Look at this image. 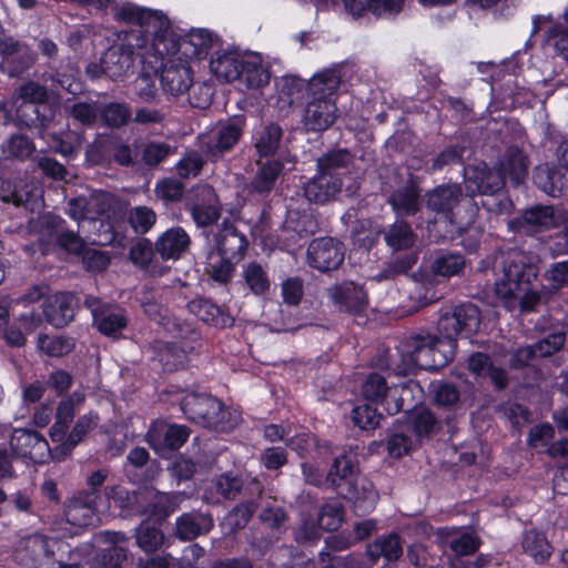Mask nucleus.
Here are the masks:
<instances>
[{"mask_svg": "<svg viewBox=\"0 0 568 568\" xmlns=\"http://www.w3.org/2000/svg\"><path fill=\"white\" fill-rule=\"evenodd\" d=\"M530 161L528 155L518 146L506 149L503 158L498 162V171L503 172L504 179L509 176L515 185H519L528 175Z\"/></svg>", "mask_w": 568, "mask_h": 568, "instance_id": "c9c22d12", "label": "nucleus"}, {"mask_svg": "<svg viewBox=\"0 0 568 568\" xmlns=\"http://www.w3.org/2000/svg\"><path fill=\"white\" fill-rule=\"evenodd\" d=\"M372 565L384 558L388 564H394L403 556V540L396 532L382 535L366 545L365 551Z\"/></svg>", "mask_w": 568, "mask_h": 568, "instance_id": "7c9ffc66", "label": "nucleus"}, {"mask_svg": "<svg viewBox=\"0 0 568 568\" xmlns=\"http://www.w3.org/2000/svg\"><path fill=\"white\" fill-rule=\"evenodd\" d=\"M246 55L237 52H225L219 54L210 62L211 71L215 77L225 82L239 81L245 65Z\"/></svg>", "mask_w": 568, "mask_h": 568, "instance_id": "ea45409f", "label": "nucleus"}, {"mask_svg": "<svg viewBox=\"0 0 568 568\" xmlns=\"http://www.w3.org/2000/svg\"><path fill=\"white\" fill-rule=\"evenodd\" d=\"M115 19L129 23H136L152 34L155 40L165 39L170 30V21L162 13L124 4L115 12Z\"/></svg>", "mask_w": 568, "mask_h": 568, "instance_id": "dca6fc26", "label": "nucleus"}, {"mask_svg": "<svg viewBox=\"0 0 568 568\" xmlns=\"http://www.w3.org/2000/svg\"><path fill=\"white\" fill-rule=\"evenodd\" d=\"M210 491L227 501L241 500L247 496H263L264 485L257 478L243 477L231 471L214 477Z\"/></svg>", "mask_w": 568, "mask_h": 568, "instance_id": "1a4fd4ad", "label": "nucleus"}, {"mask_svg": "<svg viewBox=\"0 0 568 568\" xmlns=\"http://www.w3.org/2000/svg\"><path fill=\"white\" fill-rule=\"evenodd\" d=\"M237 261L211 252L205 267L206 274L216 283L225 285L234 275Z\"/></svg>", "mask_w": 568, "mask_h": 568, "instance_id": "49530a36", "label": "nucleus"}, {"mask_svg": "<svg viewBox=\"0 0 568 568\" xmlns=\"http://www.w3.org/2000/svg\"><path fill=\"white\" fill-rule=\"evenodd\" d=\"M2 55L1 69L10 78H18L26 73L34 63L36 54L28 45L8 38L0 47Z\"/></svg>", "mask_w": 568, "mask_h": 568, "instance_id": "412c9836", "label": "nucleus"}, {"mask_svg": "<svg viewBox=\"0 0 568 568\" xmlns=\"http://www.w3.org/2000/svg\"><path fill=\"white\" fill-rule=\"evenodd\" d=\"M481 324L479 308L471 303L454 306L440 313L437 321V333L457 348V337H470L476 334Z\"/></svg>", "mask_w": 568, "mask_h": 568, "instance_id": "6e6552de", "label": "nucleus"}, {"mask_svg": "<svg viewBox=\"0 0 568 568\" xmlns=\"http://www.w3.org/2000/svg\"><path fill=\"white\" fill-rule=\"evenodd\" d=\"M383 415L368 402L358 405L352 410V420L361 429L371 430L379 426Z\"/></svg>", "mask_w": 568, "mask_h": 568, "instance_id": "0e129e2a", "label": "nucleus"}, {"mask_svg": "<svg viewBox=\"0 0 568 568\" xmlns=\"http://www.w3.org/2000/svg\"><path fill=\"white\" fill-rule=\"evenodd\" d=\"M78 308L79 298L74 293L58 292L44 301L42 315L53 327L63 328L74 320Z\"/></svg>", "mask_w": 568, "mask_h": 568, "instance_id": "a211bd4d", "label": "nucleus"}, {"mask_svg": "<svg viewBox=\"0 0 568 568\" xmlns=\"http://www.w3.org/2000/svg\"><path fill=\"white\" fill-rule=\"evenodd\" d=\"M342 185L339 176L318 170V173L305 183L304 195L310 202L324 204L341 192Z\"/></svg>", "mask_w": 568, "mask_h": 568, "instance_id": "cd10ccee", "label": "nucleus"}, {"mask_svg": "<svg viewBox=\"0 0 568 568\" xmlns=\"http://www.w3.org/2000/svg\"><path fill=\"white\" fill-rule=\"evenodd\" d=\"M390 388L384 376L378 373H371L362 383V396L371 404L385 402Z\"/></svg>", "mask_w": 568, "mask_h": 568, "instance_id": "6e6d98bb", "label": "nucleus"}, {"mask_svg": "<svg viewBox=\"0 0 568 568\" xmlns=\"http://www.w3.org/2000/svg\"><path fill=\"white\" fill-rule=\"evenodd\" d=\"M524 551L537 562H544L551 555V546L542 532L529 530L523 539Z\"/></svg>", "mask_w": 568, "mask_h": 568, "instance_id": "5fc2aeb1", "label": "nucleus"}, {"mask_svg": "<svg viewBox=\"0 0 568 568\" xmlns=\"http://www.w3.org/2000/svg\"><path fill=\"white\" fill-rule=\"evenodd\" d=\"M564 173L557 166L544 163L535 168L532 181L534 184L546 194L556 197L561 194L564 189Z\"/></svg>", "mask_w": 568, "mask_h": 568, "instance_id": "a19ab883", "label": "nucleus"}, {"mask_svg": "<svg viewBox=\"0 0 568 568\" xmlns=\"http://www.w3.org/2000/svg\"><path fill=\"white\" fill-rule=\"evenodd\" d=\"M454 531L455 529L439 528L437 530V536L442 539L443 542H447L449 548L457 556H469L478 550L481 541L479 537L469 532H464L460 537L448 541V538Z\"/></svg>", "mask_w": 568, "mask_h": 568, "instance_id": "de8ad7c7", "label": "nucleus"}, {"mask_svg": "<svg viewBox=\"0 0 568 568\" xmlns=\"http://www.w3.org/2000/svg\"><path fill=\"white\" fill-rule=\"evenodd\" d=\"M434 403L442 407H454L459 403L460 392L456 385L448 382H437L430 385Z\"/></svg>", "mask_w": 568, "mask_h": 568, "instance_id": "69168bd1", "label": "nucleus"}, {"mask_svg": "<svg viewBox=\"0 0 568 568\" xmlns=\"http://www.w3.org/2000/svg\"><path fill=\"white\" fill-rule=\"evenodd\" d=\"M99 491L81 490L74 494L64 505L67 520L74 526H91L98 520L97 500Z\"/></svg>", "mask_w": 568, "mask_h": 568, "instance_id": "aec40b11", "label": "nucleus"}, {"mask_svg": "<svg viewBox=\"0 0 568 568\" xmlns=\"http://www.w3.org/2000/svg\"><path fill=\"white\" fill-rule=\"evenodd\" d=\"M12 99L16 103L18 100H21V103L52 106L51 94L47 87L32 80H29L16 88Z\"/></svg>", "mask_w": 568, "mask_h": 568, "instance_id": "a18cd8bd", "label": "nucleus"}, {"mask_svg": "<svg viewBox=\"0 0 568 568\" xmlns=\"http://www.w3.org/2000/svg\"><path fill=\"white\" fill-rule=\"evenodd\" d=\"M132 146L136 150V156H140V165L153 170L159 168L168 158L173 155L178 148L166 141L150 139L134 140Z\"/></svg>", "mask_w": 568, "mask_h": 568, "instance_id": "bb28decb", "label": "nucleus"}, {"mask_svg": "<svg viewBox=\"0 0 568 568\" xmlns=\"http://www.w3.org/2000/svg\"><path fill=\"white\" fill-rule=\"evenodd\" d=\"M326 483L336 494L352 505L357 516L371 513L377 503L378 494L366 477L361 476L355 456L343 453L333 459Z\"/></svg>", "mask_w": 568, "mask_h": 568, "instance_id": "7ed1b4c3", "label": "nucleus"}, {"mask_svg": "<svg viewBox=\"0 0 568 568\" xmlns=\"http://www.w3.org/2000/svg\"><path fill=\"white\" fill-rule=\"evenodd\" d=\"M214 527L211 513L192 510L183 513L175 520L174 536L182 541H192L200 536L207 535Z\"/></svg>", "mask_w": 568, "mask_h": 568, "instance_id": "b1692460", "label": "nucleus"}, {"mask_svg": "<svg viewBox=\"0 0 568 568\" xmlns=\"http://www.w3.org/2000/svg\"><path fill=\"white\" fill-rule=\"evenodd\" d=\"M131 108L126 103L111 102L100 106L99 118L111 129L125 126L131 120Z\"/></svg>", "mask_w": 568, "mask_h": 568, "instance_id": "603ef678", "label": "nucleus"}, {"mask_svg": "<svg viewBox=\"0 0 568 568\" xmlns=\"http://www.w3.org/2000/svg\"><path fill=\"white\" fill-rule=\"evenodd\" d=\"M345 510L342 504L325 503L321 506L317 520L318 526L326 531L337 530L344 521Z\"/></svg>", "mask_w": 568, "mask_h": 568, "instance_id": "bf43d9fd", "label": "nucleus"}, {"mask_svg": "<svg viewBox=\"0 0 568 568\" xmlns=\"http://www.w3.org/2000/svg\"><path fill=\"white\" fill-rule=\"evenodd\" d=\"M135 538L138 546L145 552L156 551L164 542L162 530L148 521L136 528Z\"/></svg>", "mask_w": 568, "mask_h": 568, "instance_id": "13d9d810", "label": "nucleus"}, {"mask_svg": "<svg viewBox=\"0 0 568 568\" xmlns=\"http://www.w3.org/2000/svg\"><path fill=\"white\" fill-rule=\"evenodd\" d=\"M152 347L155 353V358L162 365L163 371L174 372L185 366V351L175 344L155 342Z\"/></svg>", "mask_w": 568, "mask_h": 568, "instance_id": "c03bdc74", "label": "nucleus"}, {"mask_svg": "<svg viewBox=\"0 0 568 568\" xmlns=\"http://www.w3.org/2000/svg\"><path fill=\"white\" fill-rule=\"evenodd\" d=\"M327 295L341 312L362 314L368 304L367 293L354 282L335 284L327 290Z\"/></svg>", "mask_w": 568, "mask_h": 568, "instance_id": "5701e85b", "label": "nucleus"}, {"mask_svg": "<svg viewBox=\"0 0 568 568\" xmlns=\"http://www.w3.org/2000/svg\"><path fill=\"white\" fill-rule=\"evenodd\" d=\"M419 390V385L413 381L390 389V398L386 399L385 409L390 415L399 412L405 413V415H409L410 412L418 408L417 405L419 404V398L415 396V393Z\"/></svg>", "mask_w": 568, "mask_h": 568, "instance_id": "58836bf2", "label": "nucleus"}, {"mask_svg": "<svg viewBox=\"0 0 568 568\" xmlns=\"http://www.w3.org/2000/svg\"><path fill=\"white\" fill-rule=\"evenodd\" d=\"M466 196L462 184L445 183L440 184L425 194L426 207L447 220H453L454 210Z\"/></svg>", "mask_w": 568, "mask_h": 568, "instance_id": "6ab92c4d", "label": "nucleus"}, {"mask_svg": "<svg viewBox=\"0 0 568 568\" xmlns=\"http://www.w3.org/2000/svg\"><path fill=\"white\" fill-rule=\"evenodd\" d=\"M189 420L216 430H232L240 423V415L209 394L190 393L181 402Z\"/></svg>", "mask_w": 568, "mask_h": 568, "instance_id": "423d86ee", "label": "nucleus"}, {"mask_svg": "<svg viewBox=\"0 0 568 568\" xmlns=\"http://www.w3.org/2000/svg\"><path fill=\"white\" fill-rule=\"evenodd\" d=\"M420 192L418 178L409 173L405 184L394 190L387 202L397 217L413 216L420 211Z\"/></svg>", "mask_w": 568, "mask_h": 568, "instance_id": "4be33fe9", "label": "nucleus"}, {"mask_svg": "<svg viewBox=\"0 0 568 568\" xmlns=\"http://www.w3.org/2000/svg\"><path fill=\"white\" fill-rule=\"evenodd\" d=\"M10 448L14 456L28 458L36 464L53 458V450L50 449L47 439L32 429H13L10 436Z\"/></svg>", "mask_w": 568, "mask_h": 568, "instance_id": "ddd939ff", "label": "nucleus"}, {"mask_svg": "<svg viewBox=\"0 0 568 568\" xmlns=\"http://www.w3.org/2000/svg\"><path fill=\"white\" fill-rule=\"evenodd\" d=\"M193 196L185 206L195 224L205 227L215 223L221 215V204L214 189L209 184L197 185L193 189Z\"/></svg>", "mask_w": 568, "mask_h": 568, "instance_id": "f3484780", "label": "nucleus"}, {"mask_svg": "<svg viewBox=\"0 0 568 568\" xmlns=\"http://www.w3.org/2000/svg\"><path fill=\"white\" fill-rule=\"evenodd\" d=\"M149 501L146 506L141 510L142 515L154 521L161 524L178 508L180 503L185 498L184 493H161V491H148Z\"/></svg>", "mask_w": 568, "mask_h": 568, "instance_id": "c85d7f7f", "label": "nucleus"}, {"mask_svg": "<svg viewBox=\"0 0 568 568\" xmlns=\"http://www.w3.org/2000/svg\"><path fill=\"white\" fill-rule=\"evenodd\" d=\"M560 210L552 205L537 204L526 209L518 217L508 222V229L517 234L534 236L556 227Z\"/></svg>", "mask_w": 568, "mask_h": 568, "instance_id": "9d476101", "label": "nucleus"}, {"mask_svg": "<svg viewBox=\"0 0 568 568\" xmlns=\"http://www.w3.org/2000/svg\"><path fill=\"white\" fill-rule=\"evenodd\" d=\"M55 116L52 106L20 103L16 109V125L21 129H34L39 136L50 126Z\"/></svg>", "mask_w": 568, "mask_h": 568, "instance_id": "a878e982", "label": "nucleus"}, {"mask_svg": "<svg viewBox=\"0 0 568 568\" xmlns=\"http://www.w3.org/2000/svg\"><path fill=\"white\" fill-rule=\"evenodd\" d=\"M283 138V129L274 122L266 124L255 142V148L261 158H268L275 155L281 145Z\"/></svg>", "mask_w": 568, "mask_h": 568, "instance_id": "09e8293b", "label": "nucleus"}, {"mask_svg": "<svg viewBox=\"0 0 568 568\" xmlns=\"http://www.w3.org/2000/svg\"><path fill=\"white\" fill-rule=\"evenodd\" d=\"M186 93L189 94V103L192 108L205 110L213 99V87L204 81H192Z\"/></svg>", "mask_w": 568, "mask_h": 568, "instance_id": "774afa93", "label": "nucleus"}, {"mask_svg": "<svg viewBox=\"0 0 568 568\" xmlns=\"http://www.w3.org/2000/svg\"><path fill=\"white\" fill-rule=\"evenodd\" d=\"M341 84L337 69H327L315 74L307 84L310 100L303 114L306 131L323 132L331 128L337 119L334 95Z\"/></svg>", "mask_w": 568, "mask_h": 568, "instance_id": "20e7f679", "label": "nucleus"}, {"mask_svg": "<svg viewBox=\"0 0 568 568\" xmlns=\"http://www.w3.org/2000/svg\"><path fill=\"white\" fill-rule=\"evenodd\" d=\"M261 499L262 496H247L229 510L222 521L225 532L230 535L243 530L260 508Z\"/></svg>", "mask_w": 568, "mask_h": 568, "instance_id": "473e14b6", "label": "nucleus"}, {"mask_svg": "<svg viewBox=\"0 0 568 568\" xmlns=\"http://www.w3.org/2000/svg\"><path fill=\"white\" fill-rule=\"evenodd\" d=\"M65 110L73 120L91 128L99 119L100 104L98 102H75L72 105H65Z\"/></svg>", "mask_w": 568, "mask_h": 568, "instance_id": "052dcab7", "label": "nucleus"}, {"mask_svg": "<svg viewBox=\"0 0 568 568\" xmlns=\"http://www.w3.org/2000/svg\"><path fill=\"white\" fill-rule=\"evenodd\" d=\"M456 351L442 335L420 333L412 335L396 348L387 352L386 368L397 376H406L420 369H438L455 357Z\"/></svg>", "mask_w": 568, "mask_h": 568, "instance_id": "f03ea898", "label": "nucleus"}, {"mask_svg": "<svg viewBox=\"0 0 568 568\" xmlns=\"http://www.w3.org/2000/svg\"><path fill=\"white\" fill-rule=\"evenodd\" d=\"M128 222L135 233L145 234L155 224L156 214L148 206H134L128 212Z\"/></svg>", "mask_w": 568, "mask_h": 568, "instance_id": "680f3d73", "label": "nucleus"}, {"mask_svg": "<svg viewBox=\"0 0 568 568\" xmlns=\"http://www.w3.org/2000/svg\"><path fill=\"white\" fill-rule=\"evenodd\" d=\"M118 40L121 43H114L108 48L100 62H91L85 68V73L92 80L99 79L102 75L108 77L112 81L123 80L132 73L134 65V44L140 40V32L133 30H121L118 32Z\"/></svg>", "mask_w": 568, "mask_h": 568, "instance_id": "0eeeda50", "label": "nucleus"}, {"mask_svg": "<svg viewBox=\"0 0 568 568\" xmlns=\"http://www.w3.org/2000/svg\"><path fill=\"white\" fill-rule=\"evenodd\" d=\"M295 159L291 156L267 160L261 164L247 184V191L251 196L263 200L270 195L275 186L280 175L284 171H291L294 168Z\"/></svg>", "mask_w": 568, "mask_h": 568, "instance_id": "4468645a", "label": "nucleus"}, {"mask_svg": "<svg viewBox=\"0 0 568 568\" xmlns=\"http://www.w3.org/2000/svg\"><path fill=\"white\" fill-rule=\"evenodd\" d=\"M154 253H156L155 243L149 239L139 237L129 250V258L134 265L145 270L151 264Z\"/></svg>", "mask_w": 568, "mask_h": 568, "instance_id": "e2e57ef3", "label": "nucleus"}, {"mask_svg": "<svg viewBox=\"0 0 568 568\" xmlns=\"http://www.w3.org/2000/svg\"><path fill=\"white\" fill-rule=\"evenodd\" d=\"M74 418V404L71 397L62 399L55 414V423L50 428L52 442H62L67 435L69 425Z\"/></svg>", "mask_w": 568, "mask_h": 568, "instance_id": "864d4df0", "label": "nucleus"}, {"mask_svg": "<svg viewBox=\"0 0 568 568\" xmlns=\"http://www.w3.org/2000/svg\"><path fill=\"white\" fill-rule=\"evenodd\" d=\"M567 332L564 329H549L545 335L534 343L541 359L551 357L559 353L566 344Z\"/></svg>", "mask_w": 568, "mask_h": 568, "instance_id": "4d7b16f0", "label": "nucleus"}, {"mask_svg": "<svg viewBox=\"0 0 568 568\" xmlns=\"http://www.w3.org/2000/svg\"><path fill=\"white\" fill-rule=\"evenodd\" d=\"M404 418L407 429L414 433L416 440L419 443L424 439H429L442 430V422L426 407H418L416 410L410 412L409 415H405Z\"/></svg>", "mask_w": 568, "mask_h": 568, "instance_id": "f704fd0d", "label": "nucleus"}, {"mask_svg": "<svg viewBox=\"0 0 568 568\" xmlns=\"http://www.w3.org/2000/svg\"><path fill=\"white\" fill-rule=\"evenodd\" d=\"M7 159L26 161L36 153L34 142L22 133L12 134L2 145Z\"/></svg>", "mask_w": 568, "mask_h": 568, "instance_id": "8fccbe9b", "label": "nucleus"}, {"mask_svg": "<svg viewBox=\"0 0 568 568\" xmlns=\"http://www.w3.org/2000/svg\"><path fill=\"white\" fill-rule=\"evenodd\" d=\"M353 162V155L345 149L332 150L317 160L318 170L341 178Z\"/></svg>", "mask_w": 568, "mask_h": 568, "instance_id": "3c124183", "label": "nucleus"}, {"mask_svg": "<svg viewBox=\"0 0 568 568\" xmlns=\"http://www.w3.org/2000/svg\"><path fill=\"white\" fill-rule=\"evenodd\" d=\"M344 257L345 246L334 237L314 239L307 247L310 266L323 273L337 270Z\"/></svg>", "mask_w": 568, "mask_h": 568, "instance_id": "2eb2a0df", "label": "nucleus"}, {"mask_svg": "<svg viewBox=\"0 0 568 568\" xmlns=\"http://www.w3.org/2000/svg\"><path fill=\"white\" fill-rule=\"evenodd\" d=\"M503 276L495 284L496 295L503 300L519 298L521 312H531L540 303H547L550 291L537 288L539 268L531 257L521 251L507 253L501 261Z\"/></svg>", "mask_w": 568, "mask_h": 568, "instance_id": "f257e3e1", "label": "nucleus"}, {"mask_svg": "<svg viewBox=\"0 0 568 568\" xmlns=\"http://www.w3.org/2000/svg\"><path fill=\"white\" fill-rule=\"evenodd\" d=\"M383 234L385 243L394 251H408L403 255L393 257L385 266L373 276L376 282L394 280L398 275L406 274L418 261V253L410 251L415 246L417 235L410 224L404 219L398 217L387 229L379 227L375 232V237L369 240L373 245L378 236Z\"/></svg>", "mask_w": 568, "mask_h": 568, "instance_id": "39448f33", "label": "nucleus"}, {"mask_svg": "<svg viewBox=\"0 0 568 568\" xmlns=\"http://www.w3.org/2000/svg\"><path fill=\"white\" fill-rule=\"evenodd\" d=\"M193 81L191 68L183 62L165 64L161 72V84L165 93L173 97L185 93Z\"/></svg>", "mask_w": 568, "mask_h": 568, "instance_id": "72a5a7b5", "label": "nucleus"}, {"mask_svg": "<svg viewBox=\"0 0 568 568\" xmlns=\"http://www.w3.org/2000/svg\"><path fill=\"white\" fill-rule=\"evenodd\" d=\"M184 184L172 178L162 179L155 185L154 193L165 204L180 202L183 197Z\"/></svg>", "mask_w": 568, "mask_h": 568, "instance_id": "338daca9", "label": "nucleus"}, {"mask_svg": "<svg viewBox=\"0 0 568 568\" xmlns=\"http://www.w3.org/2000/svg\"><path fill=\"white\" fill-rule=\"evenodd\" d=\"M94 424L91 417L81 416L69 435L53 448V459L61 462L71 455L72 450L80 444Z\"/></svg>", "mask_w": 568, "mask_h": 568, "instance_id": "79ce46f5", "label": "nucleus"}, {"mask_svg": "<svg viewBox=\"0 0 568 568\" xmlns=\"http://www.w3.org/2000/svg\"><path fill=\"white\" fill-rule=\"evenodd\" d=\"M217 254L240 261L247 247L246 237L229 221L214 235Z\"/></svg>", "mask_w": 568, "mask_h": 568, "instance_id": "c756f323", "label": "nucleus"}, {"mask_svg": "<svg viewBox=\"0 0 568 568\" xmlns=\"http://www.w3.org/2000/svg\"><path fill=\"white\" fill-rule=\"evenodd\" d=\"M244 123V118L236 116L221 124L206 143L207 154L217 160L224 152L230 151L242 136Z\"/></svg>", "mask_w": 568, "mask_h": 568, "instance_id": "393cba45", "label": "nucleus"}, {"mask_svg": "<svg viewBox=\"0 0 568 568\" xmlns=\"http://www.w3.org/2000/svg\"><path fill=\"white\" fill-rule=\"evenodd\" d=\"M189 311L202 322L214 327H230L234 318L212 301L199 297L187 303Z\"/></svg>", "mask_w": 568, "mask_h": 568, "instance_id": "4c0bfd02", "label": "nucleus"}, {"mask_svg": "<svg viewBox=\"0 0 568 568\" xmlns=\"http://www.w3.org/2000/svg\"><path fill=\"white\" fill-rule=\"evenodd\" d=\"M466 196L487 195L504 190L503 172L486 163L469 164L464 168Z\"/></svg>", "mask_w": 568, "mask_h": 568, "instance_id": "f8f14e48", "label": "nucleus"}, {"mask_svg": "<svg viewBox=\"0 0 568 568\" xmlns=\"http://www.w3.org/2000/svg\"><path fill=\"white\" fill-rule=\"evenodd\" d=\"M465 256L458 252L438 250L430 255L429 271L434 276L450 278L463 274Z\"/></svg>", "mask_w": 568, "mask_h": 568, "instance_id": "e433bc0d", "label": "nucleus"}, {"mask_svg": "<svg viewBox=\"0 0 568 568\" xmlns=\"http://www.w3.org/2000/svg\"><path fill=\"white\" fill-rule=\"evenodd\" d=\"M191 244V239L185 230L175 226L166 230L155 241V251L162 260H179Z\"/></svg>", "mask_w": 568, "mask_h": 568, "instance_id": "2f4dec72", "label": "nucleus"}, {"mask_svg": "<svg viewBox=\"0 0 568 568\" xmlns=\"http://www.w3.org/2000/svg\"><path fill=\"white\" fill-rule=\"evenodd\" d=\"M83 304L91 311L93 323L102 334L116 337L126 327L125 312L118 305L106 303L93 295H87Z\"/></svg>", "mask_w": 568, "mask_h": 568, "instance_id": "9b49d317", "label": "nucleus"}, {"mask_svg": "<svg viewBox=\"0 0 568 568\" xmlns=\"http://www.w3.org/2000/svg\"><path fill=\"white\" fill-rule=\"evenodd\" d=\"M270 77L268 70L262 63L261 55H246L245 65H243V72L239 79L240 82L244 83L247 89H258L268 83Z\"/></svg>", "mask_w": 568, "mask_h": 568, "instance_id": "37998d69", "label": "nucleus"}]
</instances>
